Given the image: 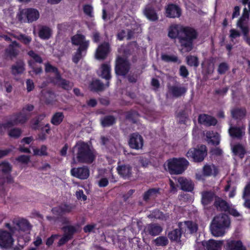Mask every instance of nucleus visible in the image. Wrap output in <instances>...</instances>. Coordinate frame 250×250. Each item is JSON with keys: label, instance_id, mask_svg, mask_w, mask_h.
<instances>
[{"label": "nucleus", "instance_id": "f257e3e1", "mask_svg": "<svg viewBox=\"0 0 250 250\" xmlns=\"http://www.w3.org/2000/svg\"><path fill=\"white\" fill-rule=\"evenodd\" d=\"M168 36L171 39H177L181 47L186 52L191 51L194 46V41L198 36L197 31L190 26H180L173 24L168 28Z\"/></svg>", "mask_w": 250, "mask_h": 250}, {"label": "nucleus", "instance_id": "f03ea898", "mask_svg": "<svg viewBox=\"0 0 250 250\" xmlns=\"http://www.w3.org/2000/svg\"><path fill=\"white\" fill-rule=\"evenodd\" d=\"M72 161L71 165L77 163L91 164L95 160V150L87 143L83 141L76 142L72 148Z\"/></svg>", "mask_w": 250, "mask_h": 250}, {"label": "nucleus", "instance_id": "7ed1b4c3", "mask_svg": "<svg viewBox=\"0 0 250 250\" xmlns=\"http://www.w3.org/2000/svg\"><path fill=\"white\" fill-rule=\"evenodd\" d=\"M167 167L171 174L183 173L189 166L188 161L185 158H173L167 161Z\"/></svg>", "mask_w": 250, "mask_h": 250}, {"label": "nucleus", "instance_id": "20e7f679", "mask_svg": "<svg viewBox=\"0 0 250 250\" xmlns=\"http://www.w3.org/2000/svg\"><path fill=\"white\" fill-rule=\"evenodd\" d=\"M40 17L38 10L33 8L21 9L17 14L18 20L21 22L31 23L36 21Z\"/></svg>", "mask_w": 250, "mask_h": 250}, {"label": "nucleus", "instance_id": "39448f33", "mask_svg": "<svg viewBox=\"0 0 250 250\" xmlns=\"http://www.w3.org/2000/svg\"><path fill=\"white\" fill-rule=\"evenodd\" d=\"M130 67L131 64L126 58L120 56L116 58L114 70L117 76L125 77Z\"/></svg>", "mask_w": 250, "mask_h": 250}, {"label": "nucleus", "instance_id": "423d86ee", "mask_svg": "<svg viewBox=\"0 0 250 250\" xmlns=\"http://www.w3.org/2000/svg\"><path fill=\"white\" fill-rule=\"evenodd\" d=\"M207 155V149L205 145L198 146L197 148H190L186 154V156L189 159H192L195 162H202Z\"/></svg>", "mask_w": 250, "mask_h": 250}, {"label": "nucleus", "instance_id": "0eeeda50", "mask_svg": "<svg viewBox=\"0 0 250 250\" xmlns=\"http://www.w3.org/2000/svg\"><path fill=\"white\" fill-rule=\"evenodd\" d=\"M30 118L29 114H24L21 111L13 114L10 116V120L6 122V125H9L10 127L13 126L23 125L25 124Z\"/></svg>", "mask_w": 250, "mask_h": 250}, {"label": "nucleus", "instance_id": "6e6552de", "mask_svg": "<svg viewBox=\"0 0 250 250\" xmlns=\"http://www.w3.org/2000/svg\"><path fill=\"white\" fill-rule=\"evenodd\" d=\"M201 203L204 208H208L210 205L214 203L217 196L214 191L204 190L201 193Z\"/></svg>", "mask_w": 250, "mask_h": 250}, {"label": "nucleus", "instance_id": "1a4fd4ad", "mask_svg": "<svg viewBox=\"0 0 250 250\" xmlns=\"http://www.w3.org/2000/svg\"><path fill=\"white\" fill-rule=\"evenodd\" d=\"M128 144L130 148L135 150H139L142 149L144 146V139L139 133H133L129 136Z\"/></svg>", "mask_w": 250, "mask_h": 250}, {"label": "nucleus", "instance_id": "9d476101", "mask_svg": "<svg viewBox=\"0 0 250 250\" xmlns=\"http://www.w3.org/2000/svg\"><path fill=\"white\" fill-rule=\"evenodd\" d=\"M110 45L108 42H104L96 49L95 58L98 60H104L110 52Z\"/></svg>", "mask_w": 250, "mask_h": 250}, {"label": "nucleus", "instance_id": "9b49d317", "mask_svg": "<svg viewBox=\"0 0 250 250\" xmlns=\"http://www.w3.org/2000/svg\"><path fill=\"white\" fill-rule=\"evenodd\" d=\"M167 90L170 95L173 98H178L186 95L188 88L178 83L173 85H167Z\"/></svg>", "mask_w": 250, "mask_h": 250}, {"label": "nucleus", "instance_id": "f8f14e48", "mask_svg": "<svg viewBox=\"0 0 250 250\" xmlns=\"http://www.w3.org/2000/svg\"><path fill=\"white\" fill-rule=\"evenodd\" d=\"M12 234L6 230L0 229V247L8 249L13 245Z\"/></svg>", "mask_w": 250, "mask_h": 250}, {"label": "nucleus", "instance_id": "ddd939ff", "mask_svg": "<svg viewBox=\"0 0 250 250\" xmlns=\"http://www.w3.org/2000/svg\"><path fill=\"white\" fill-rule=\"evenodd\" d=\"M70 173L74 177L81 180H85L89 177L90 171L87 166H83L81 167L72 168Z\"/></svg>", "mask_w": 250, "mask_h": 250}, {"label": "nucleus", "instance_id": "4468645a", "mask_svg": "<svg viewBox=\"0 0 250 250\" xmlns=\"http://www.w3.org/2000/svg\"><path fill=\"white\" fill-rule=\"evenodd\" d=\"M75 205L72 204L63 203L57 207L53 208L52 209V211L54 214L62 216L63 214L71 212V211L75 209Z\"/></svg>", "mask_w": 250, "mask_h": 250}, {"label": "nucleus", "instance_id": "2eb2a0df", "mask_svg": "<svg viewBox=\"0 0 250 250\" xmlns=\"http://www.w3.org/2000/svg\"><path fill=\"white\" fill-rule=\"evenodd\" d=\"M116 170L120 177L124 179H129L132 176V167L129 164H121L120 162H119Z\"/></svg>", "mask_w": 250, "mask_h": 250}, {"label": "nucleus", "instance_id": "dca6fc26", "mask_svg": "<svg viewBox=\"0 0 250 250\" xmlns=\"http://www.w3.org/2000/svg\"><path fill=\"white\" fill-rule=\"evenodd\" d=\"M181 14L182 10L181 8L175 4L169 3L165 8V15L167 18H179Z\"/></svg>", "mask_w": 250, "mask_h": 250}, {"label": "nucleus", "instance_id": "f3484780", "mask_svg": "<svg viewBox=\"0 0 250 250\" xmlns=\"http://www.w3.org/2000/svg\"><path fill=\"white\" fill-rule=\"evenodd\" d=\"M163 231L161 226L158 223H151L145 226L143 231L148 235L156 236L159 235Z\"/></svg>", "mask_w": 250, "mask_h": 250}, {"label": "nucleus", "instance_id": "a211bd4d", "mask_svg": "<svg viewBox=\"0 0 250 250\" xmlns=\"http://www.w3.org/2000/svg\"><path fill=\"white\" fill-rule=\"evenodd\" d=\"M178 226L182 229L184 233H194L197 231L198 229L197 225L191 221L179 222Z\"/></svg>", "mask_w": 250, "mask_h": 250}, {"label": "nucleus", "instance_id": "6ab92c4d", "mask_svg": "<svg viewBox=\"0 0 250 250\" xmlns=\"http://www.w3.org/2000/svg\"><path fill=\"white\" fill-rule=\"evenodd\" d=\"M198 122L206 126H215L217 124V119L207 114H201L198 116Z\"/></svg>", "mask_w": 250, "mask_h": 250}, {"label": "nucleus", "instance_id": "aec40b11", "mask_svg": "<svg viewBox=\"0 0 250 250\" xmlns=\"http://www.w3.org/2000/svg\"><path fill=\"white\" fill-rule=\"evenodd\" d=\"M10 69L12 75H20L25 70V64L22 59H19L11 65Z\"/></svg>", "mask_w": 250, "mask_h": 250}, {"label": "nucleus", "instance_id": "412c9836", "mask_svg": "<svg viewBox=\"0 0 250 250\" xmlns=\"http://www.w3.org/2000/svg\"><path fill=\"white\" fill-rule=\"evenodd\" d=\"M143 14L145 17L150 21H155L158 20V16L154 6L148 4L146 5Z\"/></svg>", "mask_w": 250, "mask_h": 250}, {"label": "nucleus", "instance_id": "4be33fe9", "mask_svg": "<svg viewBox=\"0 0 250 250\" xmlns=\"http://www.w3.org/2000/svg\"><path fill=\"white\" fill-rule=\"evenodd\" d=\"M213 223H217L218 226L223 227L226 230L230 225V221L229 216L226 214H222L215 216L211 221Z\"/></svg>", "mask_w": 250, "mask_h": 250}, {"label": "nucleus", "instance_id": "5701e85b", "mask_svg": "<svg viewBox=\"0 0 250 250\" xmlns=\"http://www.w3.org/2000/svg\"><path fill=\"white\" fill-rule=\"evenodd\" d=\"M225 248L226 250H246L241 240L228 239Z\"/></svg>", "mask_w": 250, "mask_h": 250}, {"label": "nucleus", "instance_id": "b1692460", "mask_svg": "<svg viewBox=\"0 0 250 250\" xmlns=\"http://www.w3.org/2000/svg\"><path fill=\"white\" fill-rule=\"evenodd\" d=\"M223 245V241H216L209 239L202 242V245L205 248V250H220Z\"/></svg>", "mask_w": 250, "mask_h": 250}, {"label": "nucleus", "instance_id": "393cba45", "mask_svg": "<svg viewBox=\"0 0 250 250\" xmlns=\"http://www.w3.org/2000/svg\"><path fill=\"white\" fill-rule=\"evenodd\" d=\"M101 68V74L100 77L107 81L105 86L108 87L109 86V80L111 78V66L109 63H103Z\"/></svg>", "mask_w": 250, "mask_h": 250}, {"label": "nucleus", "instance_id": "a878e982", "mask_svg": "<svg viewBox=\"0 0 250 250\" xmlns=\"http://www.w3.org/2000/svg\"><path fill=\"white\" fill-rule=\"evenodd\" d=\"M51 82L66 90H71L73 86V83L62 78L61 76L60 79L51 80Z\"/></svg>", "mask_w": 250, "mask_h": 250}, {"label": "nucleus", "instance_id": "bb28decb", "mask_svg": "<svg viewBox=\"0 0 250 250\" xmlns=\"http://www.w3.org/2000/svg\"><path fill=\"white\" fill-rule=\"evenodd\" d=\"M85 36L83 34H77L73 36L71 38V42L73 45H79L81 46L82 45H87V48L89 46V41L85 40Z\"/></svg>", "mask_w": 250, "mask_h": 250}, {"label": "nucleus", "instance_id": "cd10ccee", "mask_svg": "<svg viewBox=\"0 0 250 250\" xmlns=\"http://www.w3.org/2000/svg\"><path fill=\"white\" fill-rule=\"evenodd\" d=\"M178 181L182 190L191 192L193 190L194 184L191 180H188L186 178L181 177L178 179Z\"/></svg>", "mask_w": 250, "mask_h": 250}, {"label": "nucleus", "instance_id": "c85d7f7f", "mask_svg": "<svg viewBox=\"0 0 250 250\" xmlns=\"http://www.w3.org/2000/svg\"><path fill=\"white\" fill-rule=\"evenodd\" d=\"M247 110L245 107H236L231 110L232 118L237 120H241L245 117Z\"/></svg>", "mask_w": 250, "mask_h": 250}, {"label": "nucleus", "instance_id": "c756f323", "mask_svg": "<svg viewBox=\"0 0 250 250\" xmlns=\"http://www.w3.org/2000/svg\"><path fill=\"white\" fill-rule=\"evenodd\" d=\"M45 117V115L44 114H40L32 118L30 121V126L32 129L34 130H40L41 127V122Z\"/></svg>", "mask_w": 250, "mask_h": 250}, {"label": "nucleus", "instance_id": "7c9ffc66", "mask_svg": "<svg viewBox=\"0 0 250 250\" xmlns=\"http://www.w3.org/2000/svg\"><path fill=\"white\" fill-rule=\"evenodd\" d=\"M232 151L234 156L241 159L244 157L247 153L245 147L240 143L236 144L232 146Z\"/></svg>", "mask_w": 250, "mask_h": 250}, {"label": "nucleus", "instance_id": "2f4dec72", "mask_svg": "<svg viewBox=\"0 0 250 250\" xmlns=\"http://www.w3.org/2000/svg\"><path fill=\"white\" fill-rule=\"evenodd\" d=\"M210 229L211 234L215 237H222L225 235L226 230L223 227L218 226V223H213L211 222Z\"/></svg>", "mask_w": 250, "mask_h": 250}, {"label": "nucleus", "instance_id": "473e14b6", "mask_svg": "<svg viewBox=\"0 0 250 250\" xmlns=\"http://www.w3.org/2000/svg\"><path fill=\"white\" fill-rule=\"evenodd\" d=\"M87 49V45H82L81 46H79L72 57V60L73 62L75 64H77L82 58L83 53H84V55L86 54Z\"/></svg>", "mask_w": 250, "mask_h": 250}, {"label": "nucleus", "instance_id": "72a5a7b5", "mask_svg": "<svg viewBox=\"0 0 250 250\" xmlns=\"http://www.w3.org/2000/svg\"><path fill=\"white\" fill-rule=\"evenodd\" d=\"M213 205L217 209L221 211H227L229 209V204L219 196L217 197Z\"/></svg>", "mask_w": 250, "mask_h": 250}, {"label": "nucleus", "instance_id": "f704fd0d", "mask_svg": "<svg viewBox=\"0 0 250 250\" xmlns=\"http://www.w3.org/2000/svg\"><path fill=\"white\" fill-rule=\"evenodd\" d=\"M116 123V119L113 115H106L100 119V124L103 127H109Z\"/></svg>", "mask_w": 250, "mask_h": 250}, {"label": "nucleus", "instance_id": "c9c22d12", "mask_svg": "<svg viewBox=\"0 0 250 250\" xmlns=\"http://www.w3.org/2000/svg\"><path fill=\"white\" fill-rule=\"evenodd\" d=\"M242 198L244 200V206L250 209V183L245 186L243 192Z\"/></svg>", "mask_w": 250, "mask_h": 250}, {"label": "nucleus", "instance_id": "e433bc0d", "mask_svg": "<svg viewBox=\"0 0 250 250\" xmlns=\"http://www.w3.org/2000/svg\"><path fill=\"white\" fill-rule=\"evenodd\" d=\"M184 233L182 229L178 227V229H174L169 232L167 237L171 241H180L182 234Z\"/></svg>", "mask_w": 250, "mask_h": 250}, {"label": "nucleus", "instance_id": "4c0bfd02", "mask_svg": "<svg viewBox=\"0 0 250 250\" xmlns=\"http://www.w3.org/2000/svg\"><path fill=\"white\" fill-rule=\"evenodd\" d=\"M219 172L218 168L213 165L212 167L210 165H206L203 168V173L204 176H210L212 174L216 176Z\"/></svg>", "mask_w": 250, "mask_h": 250}, {"label": "nucleus", "instance_id": "58836bf2", "mask_svg": "<svg viewBox=\"0 0 250 250\" xmlns=\"http://www.w3.org/2000/svg\"><path fill=\"white\" fill-rule=\"evenodd\" d=\"M159 193V188H149L144 193L143 200L146 202H147L150 198L156 197Z\"/></svg>", "mask_w": 250, "mask_h": 250}, {"label": "nucleus", "instance_id": "ea45409f", "mask_svg": "<svg viewBox=\"0 0 250 250\" xmlns=\"http://www.w3.org/2000/svg\"><path fill=\"white\" fill-rule=\"evenodd\" d=\"M38 34L41 39L48 40L51 36L52 31L49 27L42 26L39 29Z\"/></svg>", "mask_w": 250, "mask_h": 250}, {"label": "nucleus", "instance_id": "a19ab883", "mask_svg": "<svg viewBox=\"0 0 250 250\" xmlns=\"http://www.w3.org/2000/svg\"><path fill=\"white\" fill-rule=\"evenodd\" d=\"M229 135L234 139H241L243 134L241 128L237 126H231L229 129Z\"/></svg>", "mask_w": 250, "mask_h": 250}, {"label": "nucleus", "instance_id": "79ce46f5", "mask_svg": "<svg viewBox=\"0 0 250 250\" xmlns=\"http://www.w3.org/2000/svg\"><path fill=\"white\" fill-rule=\"evenodd\" d=\"M62 229L64 232L63 234L66 235L70 239H73L74 234L78 231L77 228L73 225H67L63 226L62 227Z\"/></svg>", "mask_w": 250, "mask_h": 250}, {"label": "nucleus", "instance_id": "37998d69", "mask_svg": "<svg viewBox=\"0 0 250 250\" xmlns=\"http://www.w3.org/2000/svg\"><path fill=\"white\" fill-rule=\"evenodd\" d=\"M91 90L95 92L103 91L104 90L105 84H104L100 80L96 79L93 81L90 85Z\"/></svg>", "mask_w": 250, "mask_h": 250}, {"label": "nucleus", "instance_id": "c03bdc74", "mask_svg": "<svg viewBox=\"0 0 250 250\" xmlns=\"http://www.w3.org/2000/svg\"><path fill=\"white\" fill-rule=\"evenodd\" d=\"M64 116L62 112H55L52 116L51 123L55 126L60 125L63 121Z\"/></svg>", "mask_w": 250, "mask_h": 250}, {"label": "nucleus", "instance_id": "a18cd8bd", "mask_svg": "<svg viewBox=\"0 0 250 250\" xmlns=\"http://www.w3.org/2000/svg\"><path fill=\"white\" fill-rule=\"evenodd\" d=\"M45 71L46 73H54L55 74V77L52 78L51 80L60 79L61 74L57 67L53 66L50 63L47 62L45 64Z\"/></svg>", "mask_w": 250, "mask_h": 250}, {"label": "nucleus", "instance_id": "49530a36", "mask_svg": "<svg viewBox=\"0 0 250 250\" xmlns=\"http://www.w3.org/2000/svg\"><path fill=\"white\" fill-rule=\"evenodd\" d=\"M16 226L17 227V229L22 231L29 230L31 229V226L29 222L25 219H21L17 221Z\"/></svg>", "mask_w": 250, "mask_h": 250}, {"label": "nucleus", "instance_id": "de8ad7c7", "mask_svg": "<svg viewBox=\"0 0 250 250\" xmlns=\"http://www.w3.org/2000/svg\"><path fill=\"white\" fill-rule=\"evenodd\" d=\"M208 140L213 145L218 146L220 143V137L218 133L213 131L207 133Z\"/></svg>", "mask_w": 250, "mask_h": 250}, {"label": "nucleus", "instance_id": "09e8293b", "mask_svg": "<svg viewBox=\"0 0 250 250\" xmlns=\"http://www.w3.org/2000/svg\"><path fill=\"white\" fill-rule=\"evenodd\" d=\"M14 37L25 45H28L32 42V37L26 34L20 33Z\"/></svg>", "mask_w": 250, "mask_h": 250}, {"label": "nucleus", "instance_id": "8fccbe9b", "mask_svg": "<svg viewBox=\"0 0 250 250\" xmlns=\"http://www.w3.org/2000/svg\"><path fill=\"white\" fill-rule=\"evenodd\" d=\"M5 55L11 60L16 58L19 54V50L13 45H9L5 49Z\"/></svg>", "mask_w": 250, "mask_h": 250}, {"label": "nucleus", "instance_id": "3c124183", "mask_svg": "<svg viewBox=\"0 0 250 250\" xmlns=\"http://www.w3.org/2000/svg\"><path fill=\"white\" fill-rule=\"evenodd\" d=\"M187 63L189 66L197 67L199 65L198 58L193 55H188L186 58Z\"/></svg>", "mask_w": 250, "mask_h": 250}, {"label": "nucleus", "instance_id": "603ef678", "mask_svg": "<svg viewBox=\"0 0 250 250\" xmlns=\"http://www.w3.org/2000/svg\"><path fill=\"white\" fill-rule=\"evenodd\" d=\"M141 74V72H140L138 70H135L134 71H130L129 73L127 74L128 75L127 76V78L128 81L130 83H136L139 78Z\"/></svg>", "mask_w": 250, "mask_h": 250}, {"label": "nucleus", "instance_id": "864d4df0", "mask_svg": "<svg viewBox=\"0 0 250 250\" xmlns=\"http://www.w3.org/2000/svg\"><path fill=\"white\" fill-rule=\"evenodd\" d=\"M27 62L29 67L32 70V71H29L30 75H32V72L35 75L41 74L42 73L43 71L42 66L35 67V64H34V62L33 61L28 60Z\"/></svg>", "mask_w": 250, "mask_h": 250}, {"label": "nucleus", "instance_id": "5fc2aeb1", "mask_svg": "<svg viewBox=\"0 0 250 250\" xmlns=\"http://www.w3.org/2000/svg\"><path fill=\"white\" fill-rule=\"evenodd\" d=\"M153 242L156 246L165 247L168 245V240L166 236H161L155 239Z\"/></svg>", "mask_w": 250, "mask_h": 250}, {"label": "nucleus", "instance_id": "6e6d98bb", "mask_svg": "<svg viewBox=\"0 0 250 250\" xmlns=\"http://www.w3.org/2000/svg\"><path fill=\"white\" fill-rule=\"evenodd\" d=\"M176 116L178 119H179V123L180 124L186 125L188 119V113L184 110L179 111Z\"/></svg>", "mask_w": 250, "mask_h": 250}, {"label": "nucleus", "instance_id": "4d7b16f0", "mask_svg": "<svg viewBox=\"0 0 250 250\" xmlns=\"http://www.w3.org/2000/svg\"><path fill=\"white\" fill-rule=\"evenodd\" d=\"M162 60L166 62H177L178 63H180L181 61L178 59L177 56L175 55H168L167 54H162L161 56Z\"/></svg>", "mask_w": 250, "mask_h": 250}, {"label": "nucleus", "instance_id": "13d9d810", "mask_svg": "<svg viewBox=\"0 0 250 250\" xmlns=\"http://www.w3.org/2000/svg\"><path fill=\"white\" fill-rule=\"evenodd\" d=\"M44 102L46 104H53L55 101V94L52 92L48 91L44 94Z\"/></svg>", "mask_w": 250, "mask_h": 250}, {"label": "nucleus", "instance_id": "bf43d9fd", "mask_svg": "<svg viewBox=\"0 0 250 250\" xmlns=\"http://www.w3.org/2000/svg\"><path fill=\"white\" fill-rule=\"evenodd\" d=\"M21 129L18 127L13 128L8 132V136L14 139H18L21 136Z\"/></svg>", "mask_w": 250, "mask_h": 250}, {"label": "nucleus", "instance_id": "052dcab7", "mask_svg": "<svg viewBox=\"0 0 250 250\" xmlns=\"http://www.w3.org/2000/svg\"><path fill=\"white\" fill-rule=\"evenodd\" d=\"M27 54L29 57L32 58L33 60H32L34 62V64H35V62L39 63H42L43 60L42 57L36 53L33 50L29 51Z\"/></svg>", "mask_w": 250, "mask_h": 250}, {"label": "nucleus", "instance_id": "680f3d73", "mask_svg": "<svg viewBox=\"0 0 250 250\" xmlns=\"http://www.w3.org/2000/svg\"><path fill=\"white\" fill-rule=\"evenodd\" d=\"M47 148L46 146L42 145L40 149L37 148L33 149V152L34 155L38 156H47L48 153L47 152Z\"/></svg>", "mask_w": 250, "mask_h": 250}, {"label": "nucleus", "instance_id": "e2e57ef3", "mask_svg": "<svg viewBox=\"0 0 250 250\" xmlns=\"http://www.w3.org/2000/svg\"><path fill=\"white\" fill-rule=\"evenodd\" d=\"M0 167H2V172L4 174H9L12 171V166L7 162H2L0 163Z\"/></svg>", "mask_w": 250, "mask_h": 250}, {"label": "nucleus", "instance_id": "0e129e2a", "mask_svg": "<svg viewBox=\"0 0 250 250\" xmlns=\"http://www.w3.org/2000/svg\"><path fill=\"white\" fill-rule=\"evenodd\" d=\"M35 106L34 105L30 104H25L22 108L21 111L24 114H29L30 117L32 116V112L34 110Z\"/></svg>", "mask_w": 250, "mask_h": 250}, {"label": "nucleus", "instance_id": "69168bd1", "mask_svg": "<svg viewBox=\"0 0 250 250\" xmlns=\"http://www.w3.org/2000/svg\"><path fill=\"white\" fill-rule=\"evenodd\" d=\"M229 65L226 62H221L219 64L217 71L219 74H224L229 69Z\"/></svg>", "mask_w": 250, "mask_h": 250}, {"label": "nucleus", "instance_id": "338daca9", "mask_svg": "<svg viewBox=\"0 0 250 250\" xmlns=\"http://www.w3.org/2000/svg\"><path fill=\"white\" fill-rule=\"evenodd\" d=\"M93 8L92 6L89 4H84L83 6V11L84 13L88 17L92 18L93 17Z\"/></svg>", "mask_w": 250, "mask_h": 250}, {"label": "nucleus", "instance_id": "774afa93", "mask_svg": "<svg viewBox=\"0 0 250 250\" xmlns=\"http://www.w3.org/2000/svg\"><path fill=\"white\" fill-rule=\"evenodd\" d=\"M17 161L22 164H27L30 160V157L28 155H21L16 158Z\"/></svg>", "mask_w": 250, "mask_h": 250}]
</instances>
